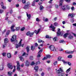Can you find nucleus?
<instances>
[{
  "instance_id": "58",
  "label": "nucleus",
  "mask_w": 76,
  "mask_h": 76,
  "mask_svg": "<svg viewBox=\"0 0 76 76\" xmlns=\"http://www.w3.org/2000/svg\"><path fill=\"white\" fill-rule=\"evenodd\" d=\"M67 62V64H68L69 66H71V63L69 62Z\"/></svg>"
},
{
  "instance_id": "23",
  "label": "nucleus",
  "mask_w": 76,
  "mask_h": 76,
  "mask_svg": "<svg viewBox=\"0 0 76 76\" xmlns=\"http://www.w3.org/2000/svg\"><path fill=\"white\" fill-rule=\"evenodd\" d=\"M4 43H5V44H7L8 42H9V41H8V39L7 38H6L4 39Z\"/></svg>"
},
{
  "instance_id": "26",
  "label": "nucleus",
  "mask_w": 76,
  "mask_h": 76,
  "mask_svg": "<svg viewBox=\"0 0 76 76\" xmlns=\"http://www.w3.org/2000/svg\"><path fill=\"white\" fill-rule=\"evenodd\" d=\"M12 74H13V72H8V75L9 76H12Z\"/></svg>"
},
{
  "instance_id": "21",
  "label": "nucleus",
  "mask_w": 76,
  "mask_h": 76,
  "mask_svg": "<svg viewBox=\"0 0 76 76\" xmlns=\"http://www.w3.org/2000/svg\"><path fill=\"white\" fill-rule=\"evenodd\" d=\"M38 42H39V43H41V42H42V44H44V42L41 40L40 39H38Z\"/></svg>"
},
{
  "instance_id": "51",
  "label": "nucleus",
  "mask_w": 76,
  "mask_h": 76,
  "mask_svg": "<svg viewBox=\"0 0 76 76\" xmlns=\"http://www.w3.org/2000/svg\"><path fill=\"white\" fill-rule=\"evenodd\" d=\"M62 61L64 63V64H67V62L66 61H65L64 60H62Z\"/></svg>"
},
{
  "instance_id": "24",
  "label": "nucleus",
  "mask_w": 76,
  "mask_h": 76,
  "mask_svg": "<svg viewBox=\"0 0 76 76\" xmlns=\"http://www.w3.org/2000/svg\"><path fill=\"white\" fill-rule=\"evenodd\" d=\"M35 49V47L34 46H32L31 47V50H32V51H34V50Z\"/></svg>"
},
{
  "instance_id": "18",
  "label": "nucleus",
  "mask_w": 76,
  "mask_h": 76,
  "mask_svg": "<svg viewBox=\"0 0 76 76\" xmlns=\"http://www.w3.org/2000/svg\"><path fill=\"white\" fill-rule=\"evenodd\" d=\"M69 35V34L68 33H66L64 35V38H66L67 37L68 35Z\"/></svg>"
},
{
  "instance_id": "17",
  "label": "nucleus",
  "mask_w": 76,
  "mask_h": 76,
  "mask_svg": "<svg viewBox=\"0 0 76 76\" xmlns=\"http://www.w3.org/2000/svg\"><path fill=\"white\" fill-rule=\"evenodd\" d=\"M73 53H74V51H69V52H67V51H65V53H66V54H73Z\"/></svg>"
},
{
  "instance_id": "40",
  "label": "nucleus",
  "mask_w": 76,
  "mask_h": 76,
  "mask_svg": "<svg viewBox=\"0 0 76 76\" xmlns=\"http://www.w3.org/2000/svg\"><path fill=\"white\" fill-rule=\"evenodd\" d=\"M20 27H16V31H19L20 29Z\"/></svg>"
},
{
  "instance_id": "11",
  "label": "nucleus",
  "mask_w": 76,
  "mask_h": 76,
  "mask_svg": "<svg viewBox=\"0 0 76 76\" xmlns=\"http://www.w3.org/2000/svg\"><path fill=\"white\" fill-rule=\"evenodd\" d=\"M15 27V25H12L11 26V29L12 32H14L15 31V30L13 29Z\"/></svg>"
},
{
  "instance_id": "20",
  "label": "nucleus",
  "mask_w": 76,
  "mask_h": 76,
  "mask_svg": "<svg viewBox=\"0 0 76 76\" xmlns=\"http://www.w3.org/2000/svg\"><path fill=\"white\" fill-rule=\"evenodd\" d=\"M19 58H20V60L21 61L23 62V61H24V58L22 57V56H20Z\"/></svg>"
},
{
  "instance_id": "46",
  "label": "nucleus",
  "mask_w": 76,
  "mask_h": 76,
  "mask_svg": "<svg viewBox=\"0 0 76 76\" xmlns=\"http://www.w3.org/2000/svg\"><path fill=\"white\" fill-rule=\"evenodd\" d=\"M42 49L40 50L39 51V52H38V54H40L41 53V52H42Z\"/></svg>"
},
{
  "instance_id": "37",
  "label": "nucleus",
  "mask_w": 76,
  "mask_h": 76,
  "mask_svg": "<svg viewBox=\"0 0 76 76\" xmlns=\"http://www.w3.org/2000/svg\"><path fill=\"white\" fill-rule=\"evenodd\" d=\"M2 55L4 57H5L6 56V53L4 52L2 53Z\"/></svg>"
},
{
  "instance_id": "48",
  "label": "nucleus",
  "mask_w": 76,
  "mask_h": 76,
  "mask_svg": "<svg viewBox=\"0 0 76 76\" xmlns=\"http://www.w3.org/2000/svg\"><path fill=\"white\" fill-rule=\"evenodd\" d=\"M70 70H71V68H69V69H68L67 70L66 72H70Z\"/></svg>"
},
{
  "instance_id": "38",
  "label": "nucleus",
  "mask_w": 76,
  "mask_h": 76,
  "mask_svg": "<svg viewBox=\"0 0 76 76\" xmlns=\"http://www.w3.org/2000/svg\"><path fill=\"white\" fill-rule=\"evenodd\" d=\"M57 36H60V32L58 31L57 32Z\"/></svg>"
},
{
  "instance_id": "6",
  "label": "nucleus",
  "mask_w": 76,
  "mask_h": 76,
  "mask_svg": "<svg viewBox=\"0 0 76 76\" xmlns=\"http://www.w3.org/2000/svg\"><path fill=\"white\" fill-rule=\"evenodd\" d=\"M53 26V24H51V26L49 27V28H52L51 29V30L52 31H54V32L55 31V29H56V27H54V26Z\"/></svg>"
},
{
  "instance_id": "36",
  "label": "nucleus",
  "mask_w": 76,
  "mask_h": 76,
  "mask_svg": "<svg viewBox=\"0 0 76 76\" xmlns=\"http://www.w3.org/2000/svg\"><path fill=\"white\" fill-rule=\"evenodd\" d=\"M10 32V30H8L6 34L7 35H9Z\"/></svg>"
},
{
  "instance_id": "12",
  "label": "nucleus",
  "mask_w": 76,
  "mask_h": 76,
  "mask_svg": "<svg viewBox=\"0 0 76 76\" xmlns=\"http://www.w3.org/2000/svg\"><path fill=\"white\" fill-rule=\"evenodd\" d=\"M1 7H2V9H6V7H4V4H3V2H1Z\"/></svg>"
},
{
  "instance_id": "59",
  "label": "nucleus",
  "mask_w": 76,
  "mask_h": 76,
  "mask_svg": "<svg viewBox=\"0 0 76 76\" xmlns=\"http://www.w3.org/2000/svg\"><path fill=\"white\" fill-rule=\"evenodd\" d=\"M29 4H29V2H27V4L26 5L28 6H29Z\"/></svg>"
},
{
  "instance_id": "57",
  "label": "nucleus",
  "mask_w": 76,
  "mask_h": 76,
  "mask_svg": "<svg viewBox=\"0 0 76 76\" xmlns=\"http://www.w3.org/2000/svg\"><path fill=\"white\" fill-rule=\"evenodd\" d=\"M38 4L39 6H42L41 5L42 4V2H39Z\"/></svg>"
},
{
  "instance_id": "3",
  "label": "nucleus",
  "mask_w": 76,
  "mask_h": 76,
  "mask_svg": "<svg viewBox=\"0 0 76 76\" xmlns=\"http://www.w3.org/2000/svg\"><path fill=\"white\" fill-rule=\"evenodd\" d=\"M46 57L45 56L42 59V60H43V61H44V60H47V58H50L51 57L50 55H46Z\"/></svg>"
},
{
  "instance_id": "44",
  "label": "nucleus",
  "mask_w": 76,
  "mask_h": 76,
  "mask_svg": "<svg viewBox=\"0 0 76 76\" xmlns=\"http://www.w3.org/2000/svg\"><path fill=\"white\" fill-rule=\"evenodd\" d=\"M16 48H18V47H21V46H19V45H18V44H16Z\"/></svg>"
},
{
  "instance_id": "47",
  "label": "nucleus",
  "mask_w": 76,
  "mask_h": 76,
  "mask_svg": "<svg viewBox=\"0 0 76 76\" xmlns=\"http://www.w3.org/2000/svg\"><path fill=\"white\" fill-rule=\"evenodd\" d=\"M17 70H18V71H19V70H20V66L17 67Z\"/></svg>"
},
{
  "instance_id": "32",
  "label": "nucleus",
  "mask_w": 76,
  "mask_h": 76,
  "mask_svg": "<svg viewBox=\"0 0 76 76\" xmlns=\"http://www.w3.org/2000/svg\"><path fill=\"white\" fill-rule=\"evenodd\" d=\"M17 67H20V64H19V62L18 61H17Z\"/></svg>"
},
{
  "instance_id": "50",
  "label": "nucleus",
  "mask_w": 76,
  "mask_h": 76,
  "mask_svg": "<svg viewBox=\"0 0 76 76\" xmlns=\"http://www.w3.org/2000/svg\"><path fill=\"white\" fill-rule=\"evenodd\" d=\"M37 58L41 57V55H40V54L38 53V55L37 56Z\"/></svg>"
},
{
  "instance_id": "8",
  "label": "nucleus",
  "mask_w": 76,
  "mask_h": 76,
  "mask_svg": "<svg viewBox=\"0 0 76 76\" xmlns=\"http://www.w3.org/2000/svg\"><path fill=\"white\" fill-rule=\"evenodd\" d=\"M40 30H41V29L39 28L38 30L37 31L36 30H35L34 31V32H32V33H34V34L35 33V34H36L37 35V34H38V33L39 32V31H40Z\"/></svg>"
},
{
  "instance_id": "14",
  "label": "nucleus",
  "mask_w": 76,
  "mask_h": 76,
  "mask_svg": "<svg viewBox=\"0 0 76 76\" xmlns=\"http://www.w3.org/2000/svg\"><path fill=\"white\" fill-rule=\"evenodd\" d=\"M58 70H59V73H61L60 72H63V70L61 68H60L59 70L58 69L56 71V73L57 75H58V73H57V71H58Z\"/></svg>"
},
{
  "instance_id": "28",
  "label": "nucleus",
  "mask_w": 76,
  "mask_h": 76,
  "mask_svg": "<svg viewBox=\"0 0 76 76\" xmlns=\"http://www.w3.org/2000/svg\"><path fill=\"white\" fill-rule=\"evenodd\" d=\"M68 38L69 39H73V37L71 35H70L69 36Z\"/></svg>"
},
{
  "instance_id": "62",
  "label": "nucleus",
  "mask_w": 76,
  "mask_h": 76,
  "mask_svg": "<svg viewBox=\"0 0 76 76\" xmlns=\"http://www.w3.org/2000/svg\"><path fill=\"white\" fill-rule=\"evenodd\" d=\"M35 45L36 47H38V45L37 43H36L35 44Z\"/></svg>"
},
{
  "instance_id": "61",
  "label": "nucleus",
  "mask_w": 76,
  "mask_h": 76,
  "mask_svg": "<svg viewBox=\"0 0 76 76\" xmlns=\"http://www.w3.org/2000/svg\"><path fill=\"white\" fill-rule=\"evenodd\" d=\"M55 7L56 9H58V5H55Z\"/></svg>"
},
{
  "instance_id": "60",
  "label": "nucleus",
  "mask_w": 76,
  "mask_h": 76,
  "mask_svg": "<svg viewBox=\"0 0 76 76\" xmlns=\"http://www.w3.org/2000/svg\"><path fill=\"white\" fill-rule=\"evenodd\" d=\"M21 42H22L21 41H20L19 42V43L18 44V45H19V46H21Z\"/></svg>"
},
{
  "instance_id": "7",
  "label": "nucleus",
  "mask_w": 76,
  "mask_h": 76,
  "mask_svg": "<svg viewBox=\"0 0 76 76\" xmlns=\"http://www.w3.org/2000/svg\"><path fill=\"white\" fill-rule=\"evenodd\" d=\"M34 69L35 70V72L37 73L38 71V69H39V67L38 66H36L34 67Z\"/></svg>"
},
{
  "instance_id": "10",
  "label": "nucleus",
  "mask_w": 76,
  "mask_h": 76,
  "mask_svg": "<svg viewBox=\"0 0 76 76\" xmlns=\"http://www.w3.org/2000/svg\"><path fill=\"white\" fill-rule=\"evenodd\" d=\"M57 73H58V75H57L58 76H65L64 75H63V74L62 73L59 72V70H58Z\"/></svg>"
},
{
  "instance_id": "5",
  "label": "nucleus",
  "mask_w": 76,
  "mask_h": 76,
  "mask_svg": "<svg viewBox=\"0 0 76 76\" xmlns=\"http://www.w3.org/2000/svg\"><path fill=\"white\" fill-rule=\"evenodd\" d=\"M49 48L51 51H54L55 47L54 45H52L49 46Z\"/></svg>"
},
{
  "instance_id": "2",
  "label": "nucleus",
  "mask_w": 76,
  "mask_h": 76,
  "mask_svg": "<svg viewBox=\"0 0 76 76\" xmlns=\"http://www.w3.org/2000/svg\"><path fill=\"white\" fill-rule=\"evenodd\" d=\"M40 64V61H38L36 63H35L34 61H32V62L31 63L30 65L31 66H34V64H35V65L37 66V65H38V64Z\"/></svg>"
},
{
  "instance_id": "16",
  "label": "nucleus",
  "mask_w": 76,
  "mask_h": 76,
  "mask_svg": "<svg viewBox=\"0 0 76 76\" xmlns=\"http://www.w3.org/2000/svg\"><path fill=\"white\" fill-rule=\"evenodd\" d=\"M29 62L28 61V60H27L26 61V62L25 63V65L26 66H27V67H28L29 66Z\"/></svg>"
},
{
  "instance_id": "55",
  "label": "nucleus",
  "mask_w": 76,
  "mask_h": 76,
  "mask_svg": "<svg viewBox=\"0 0 76 76\" xmlns=\"http://www.w3.org/2000/svg\"><path fill=\"white\" fill-rule=\"evenodd\" d=\"M36 20L37 21V22H39L40 21V20L38 18H36Z\"/></svg>"
},
{
  "instance_id": "42",
  "label": "nucleus",
  "mask_w": 76,
  "mask_h": 76,
  "mask_svg": "<svg viewBox=\"0 0 76 76\" xmlns=\"http://www.w3.org/2000/svg\"><path fill=\"white\" fill-rule=\"evenodd\" d=\"M35 1H33L32 3V6H35Z\"/></svg>"
},
{
  "instance_id": "1",
  "label": "nucleus",
  "mask_w": 76,
  "mask_h": 76,
  "mask_svg": "<svg viewBox=\"0 0 76 76\" xmlns=\"http://www.w3.org/2000/svg\"><path fill=\"white\" fill-rule=\"evenodd\" d=\"M17 36L14 35L12 36V38L11 39V42H14L15 41V42H17L18 40H16V37Z\"/></svg>"
},
{
  "instance_id": "34",
  "label": "nucleus",
  "mask_w": 76,
  "mask_h": 76,
  "mask_svg": "<svg viewBox=\"0 0 76 76\" xmlns=\"http://www.w3.org/2000/svg\"><path fill=\"white\" fill-rule=\"evenodd\" d=\"M3 69H4V68L3 67V65H1L0 66V70H3Z\"/></svg>"
},
{
  "instance_id": "25",
  "label": "nucleus",
  "mask_w": 76,
  "mask_h": 76,
  "mask_svg": "<svg viewBox=\"0 0 76 76\" xmlns=\"http://www.w3.org/2000/svg\"><path fill=\"white\" fill-rule=\"evenodd\" d=\"M44 9V7L42 5H40L39 7V10H42Z\"/></svg>"
},
{
  "instance_id": "22",
  "label": "nucleus",
  "mask_w": 76,
  "mask_h": 76,
  "mask_svg": "<svg viewBox=\"0 0 76 76\" xmlns=\"http://www.w3.org/2000/svg\"><path fill=\"white\" fill-rule=\"evenodd\" d=\"M7 57L9 58H11V57H12V56L11 54L10 53H9L7 54Z\"/></svg>"
},
{
  "instance_id": "31",
  "label": "nucleus",
  "mask_w": 76,
  "mask_h": 76,
  "mask_svg": "<svg viewBox=\"0 0 76 76\" xmlns=\"http://www.w3.org/2000/svg\"><path fill=\"white\" fill-rule=\"evenodd\" d=\"M59 43H64L65 42L64 41V40H59Z\"/></svg>"
},
{
  "instance_id": "63",
  "label": "nucleus",
  "mask_w": 76,
  "mask_h": 76,
  "mask_svg": "<svg viewBox=\"0 0 76 76\" xmlns=\"http://www.w3.org/2000/svg\"><path fill=\"white\" fill-rule=\"evenodd\" d=\"M63 35V32H61L60 35L61 36Z\"/></svg>"
},
{
  "instance_id": "45",
  "label": "nucleus",
  "mask_w": 76,
  "mask_h": 76,
  "mask_svg": "<svg viewBox=\"0 0 76 76\" xmlns=\"http://www.w3.org/2000/svg\"><path fill=\"white\" fill-rule=\"evenodd\" d=\"M22 3L23 4H25L26 3V0H22Z\"/></svg>"
},
{
  "instance_id": "64",
  "label": "nucleus",
  "mask_w": 76,
  "mask_h": 76,
  "mask_svg": "<svg viewBox=\"0 0 76 76\" xmlns=\"http://www.w3.org/2000/svg\"><path fill=\"white\" fill-rule=\"evenodd\" d=\"M41 76H44V73L42 72L41 74Z\"/></svg>"
},
{
  "instance_id": "27",
  "label": "nucleus",
  "mask_w": 76,
  "mask_h": 76,
  "mask_svg": "<svg viewBox=\"0 0 76 76\" xmlns=\"http://www.w3.org/2000/svg\"><path fill=\"white\" fill-rule=\"evenodd\" d=\"M26 50H27V53H29V46H27L26 48Z\"/></svg>"
},
{
  "instance_id": "53",
  "label": "nucleus",
  "mask_w": 76,
  "mask_h": 76,
  "mask_svg": "<svg viewBox=\"0 0 76 76\" xmlns=\"http://www.w3.org/2000/svg\"><path fill=\"white\" fill-rule=\"evenodd\" d=\"M66 8L67 10H69L70 9V7L68 6V5H67L66 7Z\"/></svg>"
},
{
  "instance_id": "9",
  "label": "nucleus",
  "mask_w": 76,
  "mask_h": 76,
  "mask_svg": "<svg viewBox=\"0 0 76 76\" xmlns=\"http://www.w3.org/2000/svg\"><path fill=\"white\" fill-rule=\"evenodd\" d=\"M7 66L9 69H13V66H12V64L10 63H9L7 65Z\"/></svg>"
},
{
  "instance_id": "41",
  "label": "nucleus",
  "mask_w": 76,
  "mask_h": 76,
  "mask_svg": "<svg viewBox=\"0 0 76 76\" xmlns=\"http://www.w3.org/2000/svg\"><path fill=\"white\" fill-rule=\"evenodd\" d=\"M68 58H72V55H69L68 56Z\"/></svg>"
},
{
  "instance_id": "49",
  "label": "nucleus",
  "mask_w": 76,
  "mask_h": 76,
  "mask_svg": "<svg viewBox=\"0 0 76 76\" xmlns=\"http://www.w3.org/2000/svg\"><path fill=\"white\" fill-rule=\"evenodd\" d=\"M43 20L45 22H48V18H46L45 19H44Z\"/></svg>"
},
{
  "instance_id": "29",
  "label": "nucleus",
  "mask_w": 76,
  "mask_h": 76,
  "mask_svg": "<svg viewBox=\"0 0 76 76\" xmlns=\"http://www.w3.org/2000/svg\"><path fill=\"white\" fill-rule=\"evenodd\" d=\"M68 16H71V18H73L74 16H73V14H68Z\"/></svg>"
},
{
  "instance_id": "19",
  "label": "nucleus",
  "mask_w": 76,
  "mask_h": 76,
  "mask_svg": "<svg viewBox=\"0 0 76 76\" xmlns=\"http://www.w3.org/2000/svg\"><path fill=\"white\" fill-rule=\"evenodd\" d=\"M29 6H28V5H26L23 7V8L24 9H28L29 8Z\"/></svg>"
},
{
  "instance_id": "39",
  "label": "nucleus",
  "mask_w": 76,
  "mask_h": 76,
  "mask_svg": "<svg viewBox=\"0 0 76 76\" xmlns=\"http://www.w3.org/2000/svg\"><path fill=\"white\" fill-rule=\"evenodd\" d=\"M25 29V27H23L20 29V31H23Z\"/></svg>"
},
{
  "instance_id": "4",
  "label": "nucleus",
  "mask_w": 76,
  "mask_h": 76,
  "mask_svg": "<svg viewBox=\"0 0 76 76\" xmlns=\"http://www.w3.org/2000/svg\"><path fill=\"white\" fill-rule=\"evenodd\" d=\"M26 35L27 36H29V35H30V37H32V35H34V33H30V31H28L27 32Z\"/></svg>"
},
{
  "instance_id": "33",
  "label": "nucleus",
  "mask_w": 76,
  "mask_h": 76,
  "mask_svg": "<svg viewBox=\"0 0 76 76\" xmlns=\"http://www.w3.org/2000/svg\"><path fill=\"white\" fill-rule=\"evenodd\" d=\"M46 38H48V39H50L51 38V37H49L48 35H46L45 36Z\"/></svg>"
},
{
  "instance_id": "13",
  "label": "nucleus",
  "mask_w": 76,
  "mask_h": 76,
  "mask_svg": "<svg viewBox=\"0 0 76 76\" xmlns=\"http://www.w3.org/2000/svg\"><path fill=\"white\" fill-rule=\"evenodd\" d=\"M26 15L27 17H28V18H27V20H30L31 19V15L30 14H28L26 12Z\"/></svg>"
},
{
  "instance_id": "30",
  "label": "nucleus",
  "mask_w": 76,
  "mask_h": 76,
  "mask_svg": "<svg viewBox=\"0 0 76 76\" xmlns=\"http://www.w3.org/2000/svg\"><path fill=\"white\" fill-rule=\"evenodd\" d=\"M57 37H54L53 39V40L54 41H57Z\"/></svg>"
},
{
  "instance_id": "15",
  "label": "nucleus",
  "mask_w": 76,
  "mask_h": 76,
  "mask_svg": "<svg viewBox=\"0 0 76 76\" xmlns=\"http://www.w3.org/2000/svg\"><path fill=\"white\" fill-rule=\"evenodd\" d=\"M63 0H60L59 6H63Z\"/></svg>"
},
{
  "instance_id": "54",
  "label": "nucleus",
  "mask_w": 76,
  "mask_h": 76,
  "mask_svg": "<svg viewBox=\"0 0 76 76\" xmlns=\"http://www.w3.org/2000/svg\"><path fill=\"white\" fill-rule=\"evenodd\" d=\"M8 22L9 24H11L12 22L10 20H8Z\"/></svg>"
},
{
  "instance_id": "52",
  "label": "nucleus",
  "mask_w": 76,
  "mask_h": 76,
  "mask_svg": "<svg viewBox=\"0 0 76 76\" xmlns=\"http://www.w3.org/2000/svg\"><path fill=\"white\" fill-rule=\"evenodd\" d=\"M61 58L62 57L59 56V57H58V60L59 61H61Z\"/></svg>"
},
{
  "instance_id": "56",
  "label": "nucleus",
  "mask_w": 76,
  "mask_h": 76,
  "mask_svg": "<svg viewBox=\"0 0 76 76\" xmlns=\"http://www.w3.org/2000/svg\"><path fill=\"white\" fill-rule=\"evenodd\" d=\"M30 60H32L33 59V56H31L30 57Z\"/></svg>"
},
{
  "instance_id": "43",
  "label": "nucleus",
  "mask_w": 76,
  "mask_h": 76,
  "mask_svg": "<svg viewBox=\"0 0 76 76\" xmlns=\"http://www.w3.org/2000/svg\"><path fill=\"white\" fill-rule=\"evenodd\" d=\"M62 9L63 10H66V7H65V6H62Z\"/></svg>"
},
{
  "instance_id": "35",
  "label": "nucleus",
  "mask_w": 76,
  "mask_h": 76,
  "mask_svg": "<svg viewBox=\"0 0 76 76\" xmlns=\"http://www.w3.org/2000/svg\"><path fill=\"white\" fill-rule=\"evenodd\" d=\"M54 26H57L58 24V23L57 22H55L54 23Z\"/></svg>"
}]
</instances>
